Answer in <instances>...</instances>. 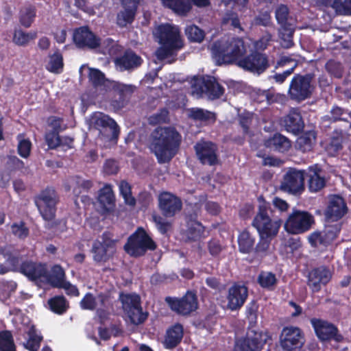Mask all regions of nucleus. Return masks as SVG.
<instances>
[{"label":"nucleus","instance_id":"0eeeda50","mask_svg":"<svg viewBox=\"0 0 351 351\" xmlns=\"http://www.w3.org/2000/svg\"><path fill=\"white\" fill-rule=\"evenodd\" d=\"M120 300L124 312V318L127 322L138 325L147 319V314L143 312L138 295L121 294Z\"/></svg>","mask_w":351,"mask_h":351},{"label":"nucleus","instance_id":"39448f33","mask_svg":"<svg viewBox=\"0 0 351 351\" xmlns=\"http://www.w3.org/2000/svg\"><path fill=\"white\" fill-rule=\"evenodd\" d=\"M79 71L81 75L87 74L89 82L102 95L110 90L119 91L121 94L133 91V86L131 85L106 79L104 74L99 69L90 68L84 64L80 68Z\"/></svg>","mask_w":351,"mask_h":351},{"label":"nucleus","instance_id":"6e6552de","mask_svg":"<svg viewBox=\"0 0 351 351\" xmlns=\"http://www.w3.org/2000/svg\"><path fill=\"white\" fill-rule=\"evenodd\" d=\"M155 248V243L142 228H138L130 236L124 246L125 252L133 256H141L147 250H152Z\"/></svg>","mask_w":351,"mask_h":351},{"label":"nucleus","instance_id":"e433bc0d","mask_svg":"<svg viewBox=\"0 0 351 351\" xmlns=\"http://www.w3.org/2000/svg\"><path fill=\"white\" fill-rule=\"evenodd\" d=\"M36 16V8L28 5L22 7L19 13V21L20 24L26 28L29 27Z\"/></svg>","mask_w":351,"mask_h":351},{"label":"nucleus","instance_id":"ea45409f","mask_svg":"<svg viewBox=\"0 0 351 351\" xmlns=\"http://www.w3.org/2000/svg\"><path fill=\"white\" fill-rule=\"evenodd\" d=\"M114 199V197L111 186L108 184L105 185L99 191V202L105 210H108L112 208Z\"/></svg>","mask_w":351,"mask_h":351},{"label":"nucleus","instance_id":"de8ad7c7","mask_svg":"<svg viewBox=\"0 0 351 351\" xmlns=\"http://www.w3.org/2000/svg\"><path fill=\"white\" fill-rule=\"evenodd\" d=\"M0 350L1 351H15L12 335L9 331L0 332Z\"/></svg>","mask_w":351,"mask_h":351},{"label":"nucleus","instance_id":"c756f323","mask_svg":"<svg viewBox=\"0 0 351 351\" xmlns=\"http://www.w3.org/2000/svg\"><path fill=\"white\" fill-rule=\"evenodd\" d=\"M64 282V272L60 266H53L49 272L45 268L43 283L60 288Z\"/></svg>","mask_w":351,"mask_h":351},{"label":"nucleus","instance_id":"393cba45","mask_svg":"<svg viewBox=\"0 0 351 351\" xmlns=\"http://www.w3.org/2000/svg\"><path fill=\"white\" fill-rule=\"evenodd\" d=\"M347 207L342 197L333 195L330 197L329 204L326 211L328 219L337 221L346 213Z\"/></svg>","mask_w":351,"mask_h":351},{"label":"nucleus","instance_id":"680f3d73","mask_svg":"<svg viewBox=\"0 0 351 351\" xmlns=\"http://www.w3.org/2000/svg\"><path fill=\"white\" fill-rule=\"evenodd\" d=\"M153 218L157 228L162 234H165L170 230L171 223L166 221L161 217L154 216Z\"/></svg>","mask_w":351,"mask_h":351},{"label":"nucleus","instance_id":"b1692460","mask_svg":"<svg viewBox=\"0 0 351 351\" xmlns=\"http://www.w3.org/2000/svg\"><path fill=\"white\" fill-rule=\"evenodd\" d=\"M165 6L173 10L178 14H184L191 9V1L198 7H204L208 5V0H162Z\"/></svg>","mask_w":351,"mask_h":351},{"label":"nucleus","instance_id":"2eb2a0df","mask_svg":"<svg viewBox=\"0 0 351 351\" xmlns=\"http://www.w3.org/2000/svg\"><path fill=\"white\" fill-rule=\"evenodd\" d=\"M56 204V195L51 189L43 191L36 199L40 213L45 220H50L53 217Z\"/></svg>","mask_w":351,"mask_h":351},{"label":"nucleus","instance_id":"8fccbe9b","mask_svg":"<svg viewBox=\"0 0 351 351\" xmlns=\"http://www.w3.org/2000/svg\"><path fill=\"white\" fill-rule=\"evenodd\" d=\"M332 7L339 14L351 15V0H334Z\"/></svg>","mask_w":351,"mask_h":351},{"label":"nucleus","instance_id":"3c124183","mask_svg":"<svg viewBox=\"0 0 351 351\" xmlns=\"http://www.w3.org/2000/svg\"><path fill=\"white\" fill-rule=\"evenodd\" d=\"M188 38L192 41L199 43L204 37V32L195 25H189L185 29Z\"/></svg>","mask_w":351,"mask_h":351},{"label":"nucleus","instance_id":"a878e982","mask_svg":"<svg viewBox=\"0 0 351 351\" xmlns=\"http://www.w3.org/2000/svg\"><path fill=\"white\" fill-rule=\"evenodd\" d=\"M46 266L40 263L33 262H25L20 268V272L27 276L29 280L43 283Z\"/></svg>","mask_w":351,"mask_h":351},{"label":"nucleus","instance_id":"5fc2aeb1","mask_svg":"<svg viewBox=\"0 0 351 351\" xmlns=\"http://www.w3.org/2000/svg\"><path fill=\"white\" fill-rule=\"evenodd\" d=\"M18 140L19 154L23 158H27L30 153L32 146L31 142L28 139L24 138L21 135L18 136Z\"/></svg>","mask_w":351,"mask_h":351},{"label":"nucleus","instance_id":"2f4dec72","mask_svg":"<svg viewBox=\"0 0 351 351\" xmlns=\"http://www.w3.org/2000/svg\"><path fill=\"white\" fill-rule=\"evenodd\" d=\"M321 170L317 166L311 167L308 169V187L311 191L317 192L325 185V180L320 174Z\"/></svg>","mask_w":351,"mask_h":351},{"label":"nucleus","instance_id":"0e129e2a","mask_svg":"<svg viewBox=\"0 0 351 351\" xmlns=\"http://www.w3.org/2000/svg\"><path fill=\"white\" fill-rule=\"evenodd\" d=\"M168 117V111L166 109H162L159 113L154 114L149 118V121L152 124H158L164 123L167 121Z\"/></svg>","mask_w":351,"mask_h":351},{"label":"nucleus","instance_id":"58836bf2","mask_svg":"<svg viewBox=\"0 0 351 351\" xmlns=\"http://www.w3.org/2000/svg\"><path fill=\"white\" fill-rule=\"evenodd\" d=\"M315 142V133L313 131L307 132L298 138L296 147L305 152L311 150Z\"/></svg>","mask_w":351,"mask_h":351},{"label":"nucleus","instance_id":"473e14b6","mask_svg":"<svg viewBox=\"0 0 351 351\" xmlns=\"http://www.w3.org/2000/svg\"><path fill=\"white\" fill-rule=\"evenodd\" d=\"M265 145L267 147L280 152L287 151L291 147L289 140L280 134H276L272 137L267 139L265 141Z\"/></svg>","mask_w":351,"mask_h":351},{"label":"nucleus","instance_id":"f3484780","mask_svg":"<svg viewBox=\"0 0 351 351\" xmlns=\"http://www.w3.org/2000/svg\"><path fill=\"white\" fill-rule=\"evenodd\" d=\"M89 128L96 129L101 133V130L108 128L113 138H117L119 134V127L117 123L109 116L99 112L93 113L88 119Z\"/></svg>","mask_w":351,"mask_h":351},{"label":"nucleus","instance_id":"6e6d98bb","mask_svg":"<svg viewBox=\"0 0 351 351\" xmlns=\"http://www.w3.org/2000/svg\"><path fill=\"white\" fill-rule=\"evenodd\" d=\"M5 258V266L0 269V274H5L9 270H16L17 269L19 260L16 256L9 255Z\"/></svg>","mask_w":351,"mask_h":351},{"label":"nucleus","instance_id":"4468645a","mask_svg":"<svg viewBox=\"0 0 351 351\" xmlns=\"http://www.w3.org/2000/svg\"><path fill=\"white\" fill-rule=\"evenodd\" d=\"M312 91L311 77L296 75L291 82L289 93L293 99L301 101L308 97Z\"/></svg>","mask_w":351,"mask_h":351},{"label":"nucleus","instance_id":"bf43d9fd","mask_svg":"<svg viewBox=\"0 0 351 351\" xmlns=\"http://www.w3.org/2000/svg\"><path fill=\"white\" fill-rule=\"evenodd\" d=\"M339 228L337 225L334 226H327L324 232V238L326 244L334 240L339 232Z\"/></svg>","mask_w":351,"mask_h":351},{"label":"nucleus","instance_id":"a211bd4d","mask_svg":"<svg viewBox=\"0 0 351 351\" xmlns=\"http://www.w3.org/2000/svg\"><path fill=\"white\" fill-rule=\"evenodd\" d=\"M166 301L173 311L182 315L189 314L197 308L196 296L190 291L181 299L167 298Z\"/></svg>","mask_w":351,"mask_h":351},{"label":"nucleus","instance_id":"79ce46f5","mask_svg":"<svg viewBox=\"0 0 351 351\" xmlns=\"http://www.w3.org/2000/svg\"><path fill=\"white\" fill-rule=\"evenodd\" d=\"M63 58L60 53L56 51L49 56V60L46 64V69L53 73H60L63 71Z\"/></svg>","mask_w":351,"mask_h":351},{"label":"nucleus","instance_id":"f704fd0d","mask_svg":"<svg viewBox=\"0 0 351 351\" xmlns=\"http://www.w3.org/2000/svg\"><path fill=\"white\" fill-rule=\"evenodd\" d=\"M183 336V328L180 324H176L169 329L165 339L164 344L167 348H172L177 346Z\"/></svg>","mask_w":351,"mask_h":351},{"label":"nucleus","instance_id":"49530a36","mask_svg":"<svg viewBox=\"0 0 351 351\" xmlns=\"http://www.w3.org/2000/svg\"><path fill=\"white\" fill-rule=\"evenodd\" d=\"M276 18L280 27H287L289 23H294L295 20L289 16L288 8L285 5H280L276 10Z\"/></svg>","mask_w":351,"mask_h":351},{"label":"nucleus","instance_id":"603ef678","mask_svg":"<svg viewBox=\"0 0 351 351\" xmlns=\"http://www.w3.org/2000/svg\"><path fill=\"white\" fill-rule=\"evenodd\" d=\"M258 282L264 288H271L276 282V278L274 274L268 271H262L258 278Z\"/></svg>","mask_w":351,"mask_h":351},{"label":"nucleus","instance_id":"1a4fd4ad","mask_svg":"<svg viewBox=\"0 0 351 351\" xmlns=\"http://www.w3.org/2000/svg\"><path fill=\"white\" fill-rule=\"evenodd\" d=\"M80 306L84 310H95L100 321L103 322L107 319L112 304L106 295L94 296L91 293H86L80 302Z\"/></svg>","mask_w":351,"mask_h":351},{"label":"nucleus","instance_id":"338daca9","mask_svg":"<svg viewBox=\"0 0 351 351\" xmlns=\"http://www.w3.org/2000/svg\"><path fill=\"white\" fill-rule=\"evenodd\" d=\"M104 172L106 174H114L118 171L117 162L113 160H107L104 165Z\"/></svg>","mask_w":351,"mask_h":351},{"label":"nucleus","instance_id":"72a5a7b5","mask_svg":"<svg viewBox=\"0 0 351 351\" xmlns=\"http://www.w3.org/2000/svg\"><path fill=\"white\" fill-rule=\"evenodd\" d=\"M37 37L36 31L25 32L21 28H16L13 32L12 42L18 46L25 47L28 45Z\"/></svg>","mask_w":351,"mask_h":351},{"label":"nucleus","instance_id":"423d86ee","mask_svg":"<svg viewBox=\"0 0 351 351\" xmlns=\"http://www.w3.org/2000/svg\"><path fill=\"white\" fill-rule=\"evenodd\" d=\"M269 204L259 199V212L253 221V226L257 230L262 240L276 236L280 227V221H273L269 216Z\"/></svg>","mask_w":351,"mask_h":351},{"label":"nucleus","instance_id":"6ab92c4d","mask_svg":"<svg viewBox=\"0 0 351 351\" xmlns=\"http://www.w3.org/2000/svg\"><path fill=\"white\" fill-rule=\"evenodd\" d=\"M265 341V336L263 334L252 330L247 332L245 338L236 341L234 350L260 351Z\"/></svg>","mask_w":351,"mask_h":351},{"label":"nucleus","instance_id":"774afa93","mask_svg":"<svg viewBox=\"0 0 351 351\" xmlns=\"http://www.w3.org/2000/svg\"><path fill=\"white\" fill-rule=\"evenodd\" d=\"M253 119V114L250 112H246L240 117V123L243 128L244 132H247L250 124Z\"/></svg>","mask_w":351,"mask_h":351},{"label":"nucleus","instance_id":"4d7b16f0","mask_svg":"<svg viewBox=\"0 0 351 351\" xmlns=\"http://www.w3.org/2000/svg\"><path fill=\"white\" fill-rule=\"evenodd\" d=\"M330 119L334 121L338 120L348 121L350 117V113L339 107H334L330 111Z\"/></svg>","mask_w":351,"mask_h":351},{"label":"nucleus","instance_id":"f257e3e1","mask_svg":"<svg viewBox=\"0 0 351 351\" xmlns=\"http://www.w3.org/2000/svg\"><path fill=\"white\" fill-rule=\"evenodd\" d=\"M211 51L215 61L219 65L235 62L243 69L258 74L268 66L267 59L262 53L256 52L245 56L246 47L243 40L239 38L216 42Z\"/></svg>","mask_w":351,"mask_h":351},{"label":"nucleus","instance_id":"37998d69","mask_svg":"<svg viewBox=\"0 0 351 351\" xmlns=\"http://www.w3.org/2000/svg\"><path fill=\"white\" fill-rule=\"evenodd\" d=\"M204 232L203 226L197 221L191 219L187 221L186 236L189 240L199 238Z\"/></svg>","mask_w":351,"mask_h":351},{"label":"nucleus","instance_id":"bb28decb","mask_svg":"<svg viewBox=\"0 0 351 351\" xmlns=\"http://www.w3.org/2000/svg\"><path fill=\"white\" fill-rule=\"evenodd\" d=\"M121 2L124 10L118 14L117 24L125 27L132 22L139 0H121Z\"/></svg>","mask_w":351,"mask_h":351},{"label":"nucleus","instance_id":"4c0bfd02","mask_svg":"<svg viewBox=\"0 0 351 351\" xmlns=\"http://www.w3.org/2000/svg\"><path fill=\"white\" fill-rule=\"evenodd\" d=\"M27 338L23 343L24 346L29 351H37L40 347L42 337L37 332L34 326L27 328Z\"/></svg>","mask_w":351,"mask_h":351},{"label":"nucleus","instance_id":"4be33fe9","mask_svg":"<svg viewBox=\"0 0 351 351\" xmlns=\"http://www.w3.org/2000/svg\"><path fill=\"white\" fill-rule=\"evenodd\" d=\"M159 207L167 217H172L182 208L181 200L174 195L164 192L158 197Z\"/></svg>","mask_w":351,"mask_h":351},{"label":"nucleus","instance_id":"c85d7f7f","mask_svg":"<svg viewBox=\"0 0 351 351\" xmlns=\"http://www.w3.org/2000/svg\"><path fill=\"white\" fill-rule=\"evenodd\" d=\"M282 124L287 132L293 134L298 133L304 127L302 117L298 110L295 109L291 110L284 118Z\"/></svg>","mask_w":351,"mask_h":351},{"label":"nucleus","instance_id":"e2e57ef3","mask_svg":"<svg viewBox=\"0 0 351 351\" xmlns=\"http://www.w3.org/2000/svg\"><path fill=\"white\" fill-rule=\"evenodd\" d=\"M63 121L60 118L52 117L49 119V125L53 129V132L58 133L66 128V125L63 124Z\"/></svg>","mask_w":351,"mask_h":351},{"label":"nucleus","instance_id":"20e7f679","mask_svg":"<svg viewBox=\"0 0 351 351\" xmlns=\"http://www.w3.org/2000/svg\"><path fill=\"white\" fill-rule=\"evenodd\" d=\"M73 41L79 48L95 49L99 47L103 53H108L110 56L116 55L122 49L121 47L111 38L100 41L86 27H81L75 30Z\"/></svg>","mask_w":351,"mask_h":351},{"label":"nucleus","instance_id":"412c9836","mask_svg":"<svg viewBox=\"0 0 351 351\" xmlns=\"http://www.w3.org/2000/svg\"><path fill=\"white\" fill-rule=\"evenodd\" d=\"M196 154L202 164L210 165L217 162V147L209 141H200L195 146Z\"/></svg>","mask_w":351,"mask_h":351},{"label":"nucleus","instance_id":"7c9ffc66","mask_svg":"<svg viewBox=\"0 0 351 351\" xmlns=\"http://www.w3.org/2000/svg\"><path fill=\"white\" fill-rule=\"evenodd\" d=\"M115 64L120 70H127L138 66L141 64V58L135 53L126 52L123 56L116 59Z\"/></svg>","mask_w":351,"mask_h":351},{"label":"nucleus","instance_id":"5701e85b","mask_svg":"<svg viewBox=\"0 0 351 351\" xmlns=\"http://www.w3.org/2000/svg\"><path fill=\"white\" fill-rule=\"evenodd\" d=\"M332 274L330 271L321 267L312 270L308 275V285L313 291H318L322 285L327 284L331 279Z\"/></svg>","mask_w":351,"mask_h":351},{"label":"nucleus","instance_id":"09e8293b","mask_svg":"<svg viewBox=\"0 0 351 351\" xmlns=\"http://www.w3.org/2000/svg\"><path fill=\"white\" fill-rule=\"evenodd\" d=\"M52 311L58 314H62L66 311L68 304L66 300L61 296L54 297L48 302Z\"/></svg>","mask_w":351,"mask_h":351},{"label":"nucleus","instance_id":"aec40b11","mask_svg":"<svg viewBox=\"0 0 351 351\" xmlns=\"http://www.w3.org/2000/svg\"><path fill=\"white\" fill-rule=\"evenodd\" d=\"M248 295L247 288L241 284H235L229 289L227 295V308L234 311L240 308Z\"/></svg>","mask_w":351,"mask_h":351},{"label":"nucleus","instance_id":"69168bd1","mask_svg":"<svg viewBox=\"0 0 351 351\" xmlns=\"http://www.w3.org/2000/svg\"><path fill=\"white\" fill-rule=\"evenodd\" d=\"M308 241L313 246H317L319 243L326 244L323 234L319 232L311 234L308 237Z\"/></svg>","mask_w":351,"mask_h":351},{"label":"nucleus","instance_id":"9d476101","mask_svg":"<svg viewBox=\"0 0 351 351\" xmlns=\"http://www.w3.org/2000/svg\"><path fill=\"white\" fill-rule=\"evenodd\" d=\"M313 217L305 211L295 210L289 215L285 223V230L291 234H301L308 230Z\"/></svg>","mask_w":351,"mask_h":351},{"label":"nucleus","instance_id":"c03bdc74","mask_svg":"<svg viewBox=\"0 0 351 351\" xmlns=\"http://www.w3.org/2000/svg\"><path fill=\"white\" fill-rule=\"evenodd\" d=\"M189 116L194 120L205 123H210L215 119L213 112L197 108L190 109Z\"/></svg>","mask_w":351,"mask_h":351},{"label":"nucleus","instance_id":"9b49d317","mask_svg":"<svg viewBox=\"0 0 351 351\" xmlns=\"http://www.w3.org/2000/svg\"><path fill=\"white\" fill-rule=\"evenodd\" d=\"M223 92V87L214 78L195 77L192 82V94L197 97L205 94L210 99H215L222 95Z\"/></svg>","mask_w":351,"mask_h":351},{"label":"nucleus","instance_id":"052dcab7","mask_svg":"<svg viewBox=\"0 0 351 351\" xmlns=\"http://www.w3.org/2000/svg\"><path fill=\"white\" fill-rule=\"evenodd\" d=\"M45 138L48 146L51 149L56 148L58 146H64V145L60 143V137L56 132L47 133Z\"/></svg>","mask_w":351,"mask_h":351},{"label":"nucleus","instance_id":"a18cd8bd","mask_svg":"<svg viewBox=\"0 0 351 351\" xmlns=\"http://www.w3.org/2000/svg\"><path fill=\"white\" fill-rule=\"evenodd\" d=\"M239 250L243 253H248L252 250L254 239L247 231L242 232L238 237Z\"/></svg>","mask_w":351,"mask_h":351},{"label":"nucleus","instance_id":"dca6fc26","mask_svg":"<svg viewBox=\"0 0 351 351\" xmlns=\"http://www.w3.org/2000/svg\"><path fill=\"white\" fill-rule=\"evenodd\" d=\"M304 180L303 171L290 169L284 176L281 189L292 194L300 193L304 189Z\"/></svg>","mask_w":351,"mask_h":351},{"label":"nucleus","instance_id":"c9c22d12","mask_svg":"<svg viewBox=\"0 0 351 351\" xmlns=\"http://www.w3.org/2000/svg\"><path fill=\"white\" fill-rule=\"evenodd\" d=\"M92 186V182L90 180H86L80 177L72 178L67 180L65 184L66 190L73 189V193L75 196L79 195L82 190H87Z\"/></svg>","mask_w":351,"mask_h":351},{"label":"nucleus","instance_id":"7ed1b4c3","mask_svg":"<svg viewBox=\"0 0 351 351\" xmlns=\"http://www.w3.org/2000/svg\"><path fill=\"white\" fill-rule=\"evenodd\" d=\"M153 34L160 45L156 51V56L159 60L174 56L183 46L179 29L175 25L169 23L160 25L154 29Z\"/></svg>","mask_w":351,"mask_h":351},{"label":"nucleus","instance_id":"cd10ccee","mask_svg":"<svg viewBox=\"0 0 351 351\" xmlns=\"http://www.w3.org/2000/svg\"><path fill=\"white\" fill-rule=\"evenodd\" d=\"M311 322L317 336L322 341L335 337L337 329L332 324L318 319H312Z\"/></svg>","mask_w":351,"mask_h":351},{"label":"nucleus","instance_id":"f03ea898","mask_svg":"<svg viewBox=\"0 0 351 351\" xmlns=\"http://www.w3.org/2000/svg\"><path fill=\"white\" fill-rule=\"evenodd\" d=\"M181 136L173 128H157L151 135L149 148L159 163L169 162L178 149Z\"/></svg>","mask_w":351,"mask_h":351},{"label":"nucleus","instance_id":"f8f14e48","mask_svg":"<svg viewBox=\"0 0 351 351\" xmlns=\"http://www.w3.org/2000/svg\"><path fill=\"white\" fill-rule=\"evenodd\" d=\"M116 241L109 232H104L93 244L92 252L96 262H104L115 252Z\"/></svg>","mask_w":351,"mask_h":351},{"label":"nucleus","instance_id":"ddd939ff","mask_svg":"<svg viewBox=\"0 0 351 351\" xmlns=\"http://www.w3.org/2000/svg\"><path fill=\"white\" fill-rule=\"evenodd\" d=\"M304 337L298 327L289 326L282 329L280 335V346L286 351H301Z\"/></svg>","mask_w":351,"mask_h":351},{"label":"nucleus","instance_id":"a19ab883","mask_svg":"<svg viewBox=\"0 0 351 351\" xmlns=\"http://www.w3.org/2000/svg\"><path fill=\"white\" fill-rule=\"evenodd\" d=\"M295 28L294 23H289L287 27H280L279 29V36L280 38V45L284 48H289L293 45V35Z\"/></svg>","mask_w":351,"mask_h":351},{"label":"nucleus","instance_id":"864d4df0","mask_svg":"<svg viewBox=\"0 0 351 351\" xmlns=\"http://www.w3.org/2000/svg\"><path fill=\"white\" fill-rule=\"evenodd\" d=\"M119 190L126 204L131 206L135 204V199L131 194L130 186L128 182L125 181L121 182L119 184Z\"/></svg>","mask_w":351,"mask_h":351},{"label":"nucleus","instance_id":"13d9d810","mask_svg":"<svg viewBox=\"0 0 351 351\" xmlns=\"http://www.w3.org/2000/svg\"><path fill=\"white\" fill-rule=\"evenodd\" d=\"M12 232L14 236L23 239L28 235V229L23 222L16 223L12 226Z\"/></svg>","mask_w":351,"mask_h":351}]
</instances>
